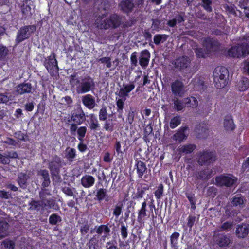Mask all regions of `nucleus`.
Masks as SVG:
<instances>
[{
    "mask_svg": "<svg viewBox=\"0 0 249 249\" xmlns=\"http://www.w3.org/2000/svg\"><path fill=\"white\" fill-rule=\"evenodd\" d=\"M29 205L30 206L29 209L31 211H36L38 212L40 210H44L43 208L42 202L41 199L40 201H39L32 199L29 203Z\"/></svg>",
    "mask_w": 249,
    "mask_h": 249,
    "instance_id": "obj_33",
    "label": "nucleus"
},
{
    "mask_svg": "<svg viewBox=\"0 0 249 249\" xmlns=\"http://www.w3.org/2000/svg\"><path fill=\"white\" fill-rule=\"evenodd\" d=\"M135 87V84L133 82H132L129 84H124L122 88L127 93L129 94L134 89Z\"/></svg>",
    "mask_w": 249,
    "mask_h": 249,
    "instance_id": "obj_63",
    "label": "nucleus"
},
{
    "mask_svg": "<svg viewBox=\"0 0 249 249\" xmlns=\"http://www.w3.org/2000/svg\"><path fill=\"white\" fill-rule=\"evenodd\" d=\"M135 169L136 170V173L139 178H142L144 177V180L148 178V169L146 167V163L138 159L135 160Z\"/></svg>",
    "mask_w": 249,
    "mask_h": 249,
    "instance_id": "obj_13",
    "label": "nucleus"
},
{
    "mask_svg": "<svg viewBox=\"0 0 249 249\" xmlns=\"http://www.w3.org/2000/svg\"><path fill=\"white\" fill-rule=\"evenodd\" d=\"M107 13L104 14L102 16H99L97 20L99 19L102 20L103 17H106ZM123 16L113 13L109 15L105 19L101 20L100 23L97 22L98 27L100 29L108 30L115 29L120 27L122 23Z\"/></svg>",
    "mask_w": 249,
    "mask_h": 249,
    "instance_id": "obj_2",
    "label": "nucleus"
},
{
    "mask_svg": "<svg viewBox=\"0 0 249 249\" xmlns=\"http://www.w3.org/2000/svg\"><path fill=\"white\" fill-rule=\"evenodd\" d=\"M32 87L30 83H22L16 87V92L17 94L23 95L32 93Z\"/></svg>",
    "mask_w": 249,
    "mask_h": 249,
    "instance_id": "obj_22",
    "label": "nucleus"
},
{
    "mask_svg": "<svg viewBox=\"0 0 249 249\" xmlns=\"http://www.w3.org/2000/svg\"><path fill=\"white\" fill-rule=\"evenodd\" d=\"M180 234L178 232H174L170 236V245L171 249H178V241Z\"/></svg>",
    "mask_w": 249,
    "mask_h": 249,
    "instance_id": "obj_32",
    "label": "nucleus"
},
{
    "mask_svg": "<svg viewBox=\"0 0 249 249\" xmlns=\"http://www.w3.org/2000/svg\"><path fill=\"white\" fill-rule=\"evenodd\" d=\"M196 148V145L187 144L179 147L178 149L179 154H189L193 152Z\"/></svg>",
    "mask_w": 249,
    "mask_h": 249,
    "instance_id": "obj_30",
    "label": "nucleus"
},
{
    "mask_svg": "<svg viewBox=\"0 0 249 249\" xmlns=\"http://www.w3.org/2000/svg\"><path fill=\"white\" fill-rule=\"evenodd\" d=\"M28 179L29 176L26 173H21L18 175L17 181L21 188L24 189L27 188V183Z\"/></svg>",
    "mask_w": 249,
    "mask_h": 249,
    "instance_id": "obj_35",
    "label": "nucleus"
},
{
    "mask_svg": "<svg viewBox=\"0 0 249 249\" xmlns=\"http://www.w3.org/2000/svg\"><path fill=\"white\" fill-rule=\"evenodd\" d=\"M190 63L191 60L189 57L182 56L176 58L174 65L176 69L181 70L188 68Z\"/></svg>",
    "mask_w": 249,
    "mask_h": 249,
    "instance_id": "obj_15",
    "label": "nucleus"
},
{
    "mask_svg": "<svg viewBox=\"0 0 249 249\" xmlns=\"http://www.w3.org/2000/svg\"><path fill=\"white\" fill-rule=\"evenodd\" d=\"M107 117V108L102 106L99 112V119L100 121H105Z\"/></svg>",
    "mask_w": 249,
    "mask_h": 249,
    "instance_id": "obj_54",
    "label": "nucleus"
},
{
    "mask_svg": "<svg viewBox=\"0 0 249 249\" xmlns=\"http://www.w3.org/2000/svg\"><path fill=\"white\" fill-rule=\"evenodd\" d=\"M249 54V45L247 43H242L238 46H233L227 51V55L231 57H245Z\"/></svg>",
    "mask_w": 249,
    "mask_h": 249,
    "instance_id": "obj_5",
    "label": "nucleus"
},
{
    "mask_svg": "<svg viewBox=\"0 0 249 249\" xmlns=\"http://www.w3.org/2000/svg\"><path fill=\"white\" fill-rule=\"evenodd\" d=\"M8 223L4 220L0 221V239L7 235Z\"/></svg>",
    "mask_w": 249,
    "mask_h": 249,
    "instance_id": "obj_43",
    "label": "nucleus"
},
{
    "mask_svg": "<svg viewBox=\"0 0 249 249\" xmlns=\"http://www.w3.org/2000/svg\"><path fill=\"white\" fill-rule=\"evenodd\" d=\"M181 122V118L180 116L176 115L173 117L170 122V127L172 129H174L178 126Z\"/></svg>",
    "mask_w": 249,
    "mask_h": 249,
    "instance_id": "obj_47",
    "label": "nucleus"
},
{
    "mask_svg": "<svg viewBox=\"0 0 249 249\" xmlns=\"http://www.w3.org/2000/svg\"><path fill=\"white\" fill-rule=\"evenodd\" d=\"M36 29V26L35 25H25L21 27L17 32L15 39L16 44H18L29 38Z\"/></svg>",
    "mask_w": 249,
    "mask_h": 249,
    "instance_id": "obj_8",
    "label": "nucleus"
},
{
    "mask_svg": "<svg viewBox=\"0 0 249 249\" xmlns=\"http://www.w3.org/2000/svg\"><path fill=\"white\" fill-rule=\"evenodd\" d=\"M8 49L6 46L0 44V60H3L7 56Z\"/></svg>",
    "mask_w": 249,
    "mask_h": 249,
    "instance_id": "obj_61",
    "label": "nucleus"
},
{
    "mask_svg": "<svg viewBox=\"0 0 249 249\" xmlns=\"http://www.w3.org/2000/svg\"><path fill=\"white\" fill-rule=\"evenodd\" d=\"M123 204L122 203H118L113 209V214L116 217L118 218L122 212Z\"/></svg>",
    "mask_w": 249,
    "mask_h": 249,
    "instance_id": "obj_57",
    "label": "nucleus"
},
{
    "mask_svg": "<svg viewBox=\"0 0 249 249\" xmlns=\"http://www.w3.org/2000/svg\"><path fill=\"white\" fill-rule=\"evenodd\" d=\"M90 124L89 128L91 130H97L100 128V124H99L97 117L93 114L90 115Z\"/></svg>",
    "mask_w": 249,
    "mask_h": 249,
    "instance_id": "obj_42",
    "label": "nucleus"
},
{
    "mask_svg": "<svg viewBox=\"0 0 249 249\" xmlns=\"http://www.w3.org/2000/svg\"><path fill=\"white\" fill-rule=\"evenodd\" d=\"M173 102L174 108L178 111H181L185 107L183 99L180 100L177 97H175L173 100Z\"/></svg>",
    "mask_w": 249,
    "mask_h": 249,
    "instance_id": "obj_40",
    "label": "nucleus"
},
{
    "mask_svg": "<svg viewBox=\"0 0 249 249\" xmlns=\"http://www.w3.org/2000/svg\"><path fill=\"white\" fill-rule=\"evenodd\" d=\"M43 64L48 72L51 75H54L59 71V66L58 61L56 59V54L54 51H52L49 56L44 58Z\"/></svg>",
    "mask_w": 249,
    "mask_h": 249,
    "instance_id": "obj_7",
    "label": "nucleus"
},
{
    "mask_svg": "<svg viewBox=\"0 0 249 249\" xmlns=\"http://www.w3.org/2000/svg\"><path fill=\"white\" fill-rule=\"evenodd\" d=\"M164 186L162 183L159 184L157 190L154 192L155 196L157 201L160 200L163 195Z\"/></svg>",
    "mask_w": 249,
    "mask_h": 249,
    "instance_id": "obj_48",
    "label": "nucleus"
},
{
    "mask_svg": "<svg viewBox=\"0 0 249 249\" xmlns=\"http://www.w3.org/2000/svg\"><path fill=\"white\" fill-rule=\"evenodd\" d=\"M244 203V200L242 197L234 196L232 201L231 204L233 206H238L243 205Z\"/></svg>",
    "mask_w": 249,
    "mask_h": 249,
    "instance_id": "obj_62",
    "label": "nucleus"
},
{
    "mask_svg": "<svg viewBox=\"0 0 249 249\" xmlns=\"http://www.w3.org/2000/svg\"><path fill=\"white\" fill-rule=\"evenodd\" d=\"M2 158H4L7 162L2 164L4 165L9 164L10 162V159H16L18 158V154L15 151H6L4 155H2Z\"/></svg>",
    "mask_w": 249,
    "mask_h": 249,
    "instance_id": "obj_39",
    "label": "nucleus"
},
{
    "mask_svg": "<svg viewBox=\"0 0 249 249\" xmlns=\"http://www.w3.org/2000/svg\"><path fill=\"white\" fill-rule=\"evenodd\" d=\"M169 36L166 34H156L154 36V43L158 45L160 42H165L168 38Z\"/></svg>",
    "mask_w": 249,
    "mask_h": 249,
    "instance_id": "obj_46",
    "label": "nucleus"
},
{
    "mask_svg": "<svg viewBox=\"0 0 249 249\" xmlns=\"http://www.w3.org/2000/svg\"><path fill=\"white\" fill-rule=\"evenodd\" d=\"M229 76V71L224 66L216 67L213 72V81L217 89H221L227 84Z\"/></svg>",
    "mask_w": 249,
    "mask_h": 249,
    "instance_id": "obj_3",
    "label": "nucleus"
},
{
    "mask_svg": "<svg viewBox=\"0 0 249 249\" xmlns=\"http://www.w3.org/2000/svg\"><path fill=\"white\" fill-rule=\"evenodd\" d=\"M120 233L123 239H126L128 236V226L122 223L120 228Z\"/></svg>",
    "mask_w": 249,
    "mask_h": 249,
    "instance_id": "obj_58",
    "label": "nucleus"
},
{
    "mask_svg": "<svg viewBox=\"0 0 249 249\" xmlns=\"http://www.w3.org/2000/svg\"><path fill=\"white\" fill-rule=\"evenodd\" d=\"M96 196V199L99 202L103 200L108 201L109 200V196L107 194V190L104 188H100L97 190Z\"/></svg>",
    "mask_w": 249,
    "mask_h": 249,
    "instance_id": "obj_31",
    "label": "nucleus"
},
{
    "mask_svg": "<svg viewBox=\"0 0 249 249\" xmlns=\"http://www.w3.org/2000/svg\"><path fill=\"white\" fill-rule=\"evenodd\" d=\"M37 175L42 177V182L41 191H48V190L46 188L48 187L51 183L48 171L46 169H40L38 171Z\"/></svg>",
    "mask_w": 249,
    "mask_h": 249,
    "instance_id": "obj_16",
    "label": "nucleus"
},
{
    "mask_svg": "<svg viewBox=\"0 0 249 249\" xmlns=\"http://www.w3.org/2000/svg\"><path fill=\"white\" fill-rule=\"evenodd\" d=\"M202 4V6L208 12H211L213 10L211 6L212 1L211 0H201Z\"/></svg>",
    "mask_w": 249,
    "mask_h": 249,
    "instance_id": "obj_59",
    "label": "nucleus"
},
{
    "mask_svg": "<svg viewBox=\"0 0 249 249\" xmlns=\"http://www.w3.org/2000/svg\"><path fill=\"white\" fill-rule=\"evenodd\" d=\"M183 101L185 105V107H191L192 108L196 107L198 105V101L197 99L193 96L186 97L183 98Z\"/></svg>",
    "mask_w": 249,
    "mask_h": 249,
    "instance_id": "obj_38",
    "label": "nucleus"
},
{
    "mask_svg": "<svg viewBox=\"0 0 249 249\" xmlns=\"http://www.w3.org/2000/svg\"><path fill=\"white\" fill-rule=\"evenodd\" d=\"M15 138L21 141L25 142L28 140V136L27 134L22 133L21 131H18L14 133Z\"/></svg>",
    "mask_w": 249,
    "mask_h": 249,
    "instance_id": "obj_55",
    "label": "nucleus"
},
{
    "mask_svg": "<svg viewBox=\"0 0 249 249\" xmlns=\"http://www.w3.org/2000/svg\"><path fill=\"white\" fill-rule=\"evenodd\" d=\"M203 45L207 48L216 51L220 49L221 44L216 38L207 37L204 39Z\"/></svg>",
    "mask_w": 249,
    "mask_h": 249,
    "instance_id": "obj_18",
    "label": "nucleus"
},
{
    "mask_svg": "<svg viewBox=\"0 0 249 249\" xmlns=\"http://www.w3.org/2000/svg\"><path fill=\"white\" fill-rule=\"evenodd\" d=\"M71 119L73 123L78 124H82L85 121L86 116L80 106L71 112Z\"/></svg>",
    "mask_w": 249,
    "mask_h": 249,
    "instance_id": "obj_14",
    "label": "nucleus"
},
{
    "mask_svg": "<svg viewBox=\"0 0 249 249\" xmlns=\"http://www.w3.org/2000/svg\"><path fill=\"white\" fill-rule=\"evenodd\" d=\"M119 6L122 12L128 15L132 12L134 3L133 0H123L119 3Z\"/></svg>",
    "mask_w": 249,
    "mask_h": 249,
    "instance_id": "obj_21",
    "label": "nucleus"
},
{
    "mask_svg": "<svg viewBox=\"0 0 249 249\" xmlns=\"http://www.w3.org/2000/svg\"><path fill=\"white\" fill-rule=\"evenodd\" d=\"M77 73L74 72L70 76L69 81L72 85H76L75 89L78 94H83L89 92L95 88L94 79L90 75L86 74L79 78L76 77Z\"/></svg>",
    "mask_w": 249,
    "mask_h": 249,
    "instance_id": "obj_1",
    "label": "nucleus"
},
{
    "mask_svg": "<svg viewBox=\"0 0 249 249\" xmlns=\"http://www.w3.org/2000/svg\"><path fill=\"white\" fill-rule=\"evenodd\" d=\"M83 104L89 109H93L96 106L95 98L91 94H86L82 97Z\"/></svg>",
    "mask_w": 249,
    "mask_h": 249,
    "instance_id": "obj_24",
    "label": "nucleus"
},
{
    "mask_svg": "<svg viewBox=\"0 0 249 249\" xmlns=\"http://www.w3.org/2000/svg\"><path fill=\"white\" fill-rule=\"evenodd\" d=\"M213 239L220 247L229 246L231 242L230 237L224 233H218L213 236Z\"/></svg>",
    "mask_w": 249,
    "mask_h": 249,
    "instance_id": "obj_17",
    "label": "nucleus"
},
{
    "mask_svg": "<svg viewBox=\"0 0 249 249\" xmlns=\"http://www.w3.org/2000/svg\"><path fill=\"white\" fill-rule=\"evenodd\" d=\"M125 101V99L119 98L118 99H116V104L117 106V111L118 113V118H122L123 116L124 103Z\"/></svg>",
    "mask_w": 249,
    "mask_h": 249,
    "instance_id": "obj_41",
    "label": "nucleus"
},
{
    "mask_svg": "<svg viewBox=\"0 0 249 249\" xmlns=\"http://www.w3.org/2000/svg\"><path fill=\"white\" fill-rule=\"evenodd\" d=\"M150 58V53L147 49L141 52L139 58V64L142 68H145L149 64Z\"/></svg>",
    "mask_w": 249,
    "mask_h": 249,
    "instance_id": "obj_23",
    "label": "nucleus"
},
{
    "mask_svg": "<svg viewBox=\"0 0 249 249\" xmlns=\"http://www.w3.org/2000/svg\"><path fill=\"white\" fill-rule=\"evenodd\" d=\"M8 95L9 93L7 92L0 93V104L10 105L11 103L10 102L11 100V96H8Z\"/></svg>",
    "mask_w": 249,
    "mask_h": 249,
    "instance_id": "obj_52",
    "label": "nucleus"
},
{
    "mask_svg": "<svg viewBox=\"0 0 249 249\" xmlns=\"http://www.w3.org/2000/svg\"><path fill=\"white\" fill-rule=\"evenodd\" d=\"M212 173V171L208 168H205L194 173L193 177L195 179L194 184L196 185V188H199L200 185L198 180H208L211 178Z\"/></svg>",
    "mask_w": 249,
    "mask_h": 249,
    "instance_id": "obj_11",
    "label": "nucleus"
},
{
    "mask_svg": "<svg viewBox=\"0 0 249 249\" xmlns=\"http://www.w3.org/2000/svg\"><path fill=\"white\" fill-rule=\"evenodd\" d=\"M197 162L200 165H209L216 160V154L215 151L210 150H204L197 152Z\"/></svg>",
    "mask_w": 249,
    "mask_h": 249,
    "instance_id": "obj_6",
    "label": "nucleus"
},
{
    "mask_svg": "<svg viewBox=\"0 0 249 249\" xmlns=\"http://www.w3.org/2000/svg\"><path fill=\"white\" fill-rule=\"evenodd\" d=\"M103 128L107 131L112 132L114 129V125L113 123L109 120H106L103 124Z\"/></svg>",
    "mask_w": 249,
    "mask_h": 249,
    "instance_id": "obj_56",
    "label": "nucleus"
},
{
    "mask_svg": "<svg viewBox=\"0 0 249 249\" xmlns=\"http://www.w3.org/2000/svg\"><path fill=\"white\" fill-rule=\"evenodd\" d=\"M215 184L219 187H230L233 186L237 182V178L232 174H223L215 178Z\"/></svg>",
    "mask_w": 249,
    "mask_h": 249,
    "instance_id": "obj_9",
    "label": "nucleus"
},
{
    "mask_svg": "<svg viewBox=\"0 0 249 249\" xmlns=\"http://www.w3.org/2000/svg\"><path fill=\"white\" fill-rule=\"evenodd\" d=\"M89 249H97L98 248L99 241L96 235H93L90 238L87 244Z\"/></svg>",
    "mask_w": 249,
    "mask_h": 249,
    "instance_id": "obj_45",
    "label": "nucleus"
},
{
    "mask_svg": "<svg viewBox=\"0 0 249 249\" xmlns=\"http://www.w3.org/2000/svg\"><path fill=\"white\" fill-rule=\"evenodd\" d=\"M0 247L3 249H14L15 243L12 240L5 239L1 243Z\"/></svg>",
    "mask_w": 249,
    "mask_h": 249,
    "instance_id": "obj_50",
    "label": "nucleus"
},
{
    "mask_svg": "<svg viewBox=\"0 0 249 249\" xmlns=\"http://www.w3.org/2000/svg\"><path fill=\"white\" fill-rule=\"evenodd\" d=\"M223 7L229 14L232 15H236V7L234 4H231L230 5L225 4L223 6Z\"/></svg>",
    "mask_w": 249,
    "mask_h": 249,
    "instance_id": "obj_60",
    "label": "nucleus"
},
{
    "mask_svg": "<svg viewBox=\"0 0 249 249\" xmlns=\"http://www.w3.org/2000/svg\"><path fill=\"white\" fill-rule=\"evenodd\" d=\"M249 232V225H239L236 229V235L240 238L246 237Z\"/></svg>",
    "mask_w": 249,
    "mask_h": 249,
    "instance_id": "obj_25",
    "label": "nucleus"
},
{
    "mask_svg": "<svg viewBox=\"0 0 249 249\" xmlns=\"http://www.w3.org/2000/svg\"><path fill=\"white\" fill-rule=\"evenodd\" d=\"M86 132L87 128L86 126H80L78 128L77 131V138L80 142L84 141V138L85 137Z\"/></svg>",
    "mask_w": 249,
    "mask_h": 249,
    "instance_id": "obj_53",
    "label": "nucleus"
},
{
    "mask_svg": "<svg viewBox=\"0 0 249 249\" xmlns=\"http://www.w3.org/2000/svg\"><path fill=\"white\" fill-rule=\"evenodd\" d=\"M90 224L88 220H85L80 225V232L81 236L86 235L87 237L89 236L88 233L90 230Z\"/></svg>",
    "mask_w": 249,
    "mask_h": 249,
    "instance_id": "obj_37",
    "label": "nucleus"
},
{
    "mask_svg": "<svg viewBox=\"0 0 249 249\" xmlns=\"http://www.w3.org/2000/svg\"><path fill=\"white\" fill-rule=\"evenodd\" d=\"M137 222L141 225H144L147 217H149L150 214H152L149 207L148 206V203L145 199L142 203L140 208L137 212Z\"/></svg>",
    "mask_w": 249,
    "mask_h": 249,
    "instance_id": "obj_10",
    "label": "nucleus"
},
{
    "mask_svg": "<svg viewBox=\"0 0 249 249\" xmlns=\"http://www.w3.org/2000/svg\"><path fill=\"white\" fill-rule=\"evenodd\" d=\"M77 156L76 150L74 148L67 147L65 151V158L70 162H72L75 160Z\"/></svg>",
    "mask_w": 249,
    "mask_h": 249,
    "instance_id": "obj_29",
    "label": "nucleus"
},
{
    "mask_svg": "<svg viewBox=\"0 0 249 249\" xmlns=\"http://www.w3.org/2000/svg\"><path fill=\"white\" fill-rule=\"evenodd\" d=\"M187 225L190 228V229H191L196 222V217L195 215H189L187 218Z\"/></svg>",
    "mask_w": 249,
    "mask_h": 249,
    "instance_id": "obj_64",
    "label": "nucleus"
},
{
    "mask_svg": "<svg viewBox=\"0 0 249 249\" xmlns=\"http://www.w3.org/2000/svg\"><path fill=\"white\" fill-rule=\"evenodd\" d=\"M61 221V217L56 213L52 214L49 218V222L51 225H56Z\"/></svg>",
    "mask_w": 249,
    "mask_h": 249,
    "instance_id": "obj_51",
    "label": "nucleus"
},
{
    "mask_svg": "<svg viewBox=\"0 0 249 249\" xmlns=\"http://www.w3.org/2000/svg\"><path fill=\"white\" fill-rule=\"evenodd\" d=\"M223 126L225 129L227 131H233L235 128V125L234 124L233 120L231 115L225 116L223 122Z\"/></svg>",
    "mask_w": 249,
    "mask_h": 249,
    "instance_id": "obj_26",
    "label": "nucleus"
},
{
    "mask_svg": "<svg viewBox=\"0 0 249 249\" xmlns=\"http://www.w3.org/2000/svg\"><path fill=\"white\" fill-rule=\"evenodd\" d=\"M95 180L94 178L92 176L86 175L81 178V184L85 188H90L94 185Z\"/></svg>",
    "mask_w": 249,
    "mask_h": 249,
    "instance_id": "obj_28",
    "label": "nucleus"
},
{
    "mask_svg": "<svg viewBox=\"0 0 249 249\" xmlns=\"http://www.w3.org/2000/svg\"><path fill=\"white\" fill-rule=\"evenodd\" d=\"M237 87L240 91H244L249 88V79L247 77H242L238 82Z\"/></svg>",
    "mask_w": 249,
    "mask_h": 249,
    "instance_id": "obj_34",
    "label": "nucleus"
},
{
    "mask_svg": "<svg viewBox=\"0 0 249 249\" xmlns=\"http://www.w3.org/2000/svg\"><path fill=\"white\" fill-rule=\"evenodd\" d=\"M95 229H96L95 232L98 235H101L104 232V235L102 237L104 238L109 235L111 231L108 226V224L106 225L102 224L98 226H96Z\"/></svg>",
    "mask_w": 249,
    "mask_h": 249,
    "instance_id": "obj_27",
    "label": "nucleus"
},
{
    "mask_svg": "<svg viewBox=\"0 0 249 249\" xmlns=\"http://www.w3.org/2000/svg\"><path fill=\"white\" fill-rule=\"evenodd\" d=\"M171 89L175 96L182 97L185 93L184 85L182 81L176 79L171 84Z\"/></svg>",
    "mask_w": 249,
    "mask_h": 249,
    "instance_id": "obj_12",
    "label": "nucleus"
},
{
    "mask_svg": "<svg viewBox=\"0 0 249 249\" xmlns=\"http://www.w3.org/2000/svg\"><path fill=\"white\" fill-rule=\"evenodd\" d=\"M149 189L148 187H138L137 188V191L134 196H133L132 199L134 200H138L142 198L144 194L145 191Z\"/></svg>",
    "mask_w": 249,
    "mask_h": 249,
    "instance_id": "obj_44",
    "label": "nucleus"
},
{
    "mask_svg": "<svg viewBox=\"0 0 249 249\" xmlns=\"http://www.w3.org/2000/svg\"><path fill=\"white\" fill-rule=\"evenodd\" d=\"M39 197L42 202V205L43 210L47 207L51 208L53 207L55 204V201L53 199H47L46 198V195H50V192L48 191H40L39 192Z\"/></svg>",
    "mask_w": 249,
    "mask_h": 249,
    "instance_id": "obj_19",
    "label": "nucleus"
},
{
    "mask_svg": "<svg viewBox=\"0 0 249 249\" xmlns=\"http://www.w3.org/2000/svg\"><path fill=\"white\" fill-rule=\"evenodd\" d=\"M195 52L196 57L199 58H205L209 53L208 50H206L202 48H196L195 50Z\"/></svg>",
    "mask_w": 249,
    "mask_h": 249,
    "instance_id": "obj_49",
    "label": "nucleus"
},
{
    "mask_svg": "<svg viewBox=\"0 0 249 249\" xmlns=\"http://www.w3.org/2000/svg\"><path fill=\"white\" fill-rule=\"evenodd\" d=\"M62 167V161L61 158L55 155L48 162V168L50 171L52 178L53 180L60 182L61 177L60 176V169Z\"/></svg>",
    "mask_w": 249,
    "mask_h": 249,
    "instance_id": "obj_4",
    "label": "nucleus"
},
{
    "mask_svg": "<svg viewBox=\"0 0 249 249\" xmlns=\"http://www.w3.org/2000/svg\"><path fill=\"white\" fill-rule=\"evenodd\" d=\"M188 130V127L187 126L180 127L172 136V139L177 142H183L188 137V135L185 134V132Z\"/></svg>",
    "mask_w": 249,
    "mask_h": 249,
    "instance_id": "obj_20",
    "label": "nucleus"
},
{
    "mask_svg": "<svg viewBox=\"0 0 249 249\" xmlns=\"http://www.w3.org/2000/svg\"><path fill=\"white\" fill-rule=\"evenodd\" d=\"M195 132L196 133L197 138L199 139H205L207 137L209 130L203 126L199 125L196 127Z\"/></svg>",
    "mask_w": 249,
    "mask_h": 249,
    "instance_id": "obj_36",
    "label": "nucleus"
}]
</instances>
